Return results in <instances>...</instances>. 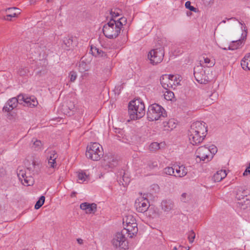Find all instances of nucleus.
<instances>
[{
  "label": "nucleus",
  "instance_id": "obj_9",
  "mask_svg": "<svg viewBox=\"0 0 250 250\" xmlns=\"http://www.w3.org/2000/svg\"><path fill=\"white\" fill-rule=\"evenodd\" d=\"M149 206L148 199L143 197H140L137 198L135 200L134 204L136 210L141 213H144L146 211Z\"/></svg>",
  "mask_w": 250,
  "mask_h": 250
},
{
  "label": "nucleus",
  "instance_id": "obj_1",
  "mask_svg": "<svg viewBox=\"0 0 250 250\" xmlns=\"http://www.w3.org/2000/svg\"><path fill=\"white\" fill-rule=\"evenodd\" d=\"M127 22L125 17H122L117 20L110 19L109 21L103 27V32L108 39L116 38L121 32L123 26Z\"/></svg>",
  "mask_w": 250,
  "mask_h": 250
},
{
  "label": "nucleus",
  "instance_id": "obj_41",
  "mask_svg": "<svg viewBox=\"0 0 250 250\" xmlns=\"http://www.w3.org/2000/svg\"><path fill=\"white\" fill-rule=\"evenodd\" d=\"M69 77L70 78V81L74 82L77 77V73L74 71H71L69 73Z\"/></svg>",
  "mask_w": 250,
  "mask_h": 250
},
{
  "label": "nucleus",
  "instance_id": "obj_37",
  "mask_svg": "<svg viewBox=\"0 0 250 250\" xmlns=\"http://www.w3.org/2000/svg\"><path fill=\"white\" fill-rule=\"evenodd\" d=\"M118 11H120V10L115 9L114 11L111 9L110 11V14L111 15L110 19H115L117 17H119L120 15V13Z\"/></svg>",
  "mask_w": 250,
  "mask_h": 250
},
{
  "label": "nucleus",
  "instance_id": "obj_31",
  "mask_svg": "<svg viewBox=\"0 0 250 250\" xmlns=\"http://www.w3.org/2000/svg\"><path fill=\"white\" fill-rule=\"evenodd\" d=\"M166 90L167 91L164 93V98L167 101H171L174 97V93L168 89Z\"/></svg>",
  "mask_w": 250,
  "mask_h": 250
},
{
  "label": "nucleus",
  "instance_id": "obj_48",
  "mask_svg": "<svg viewBox=\"0 0 250 250\" xmlns=\"http://www.w3.org/2000/svg\"><path fill=\"white\" fill-rule=\"evenodd\" d=\"M188 195L186 193H183L181 195V200L183 202H186L188 201V197L187 198Z\"/></svg>",
  "mask_w": 250,
  "mask_h": 250
},
{
  "label": "nucleus",
  "instance_id": "obj_33",
  "mask_svg": "<svg viewBox=\"0 0 250 250\" xmlns=\"http://www.w3.org/2000/svg\"><path fill=\"white\" fill-rule=\"evenodd\" d=\"M123 173L124 175L122 176V177L120 178V179H119V181L120 183H122L123 186L125 187L129 183L130 179L127 176H125L124 171L123 172Z\"/></svg>",
  "mask_w": 250,
  "mask_h": 250
},
{
  "label": "nucleus",
  "instance_id": "obj_12",
  "mask_svg": "<svg viewBox=\"0 0 250 250\" xmlns=\"http://www.w3.org/2000/svg\"><path fill=\"white\" fill-rule=\"evenodd\" d=\"M206 134H201L197 132L191 133L188 131V136L190 143L193 145H198L203 142L206 136Z\"/></svg>",
  "mask_w": 250,
  "mask_h": 250
},
{
  "label": "nucleus",
  "instance_id": "obj_61",
  "mask_svg": "<svg viewBox=\"0 0 250 250\" xmlns=\"http://www.w3.org/2000/svg\"><path fill=\"white\" fill-rule=\"evenodd\" d=\"M173 250H178V248L176 247H174L173 249Z\"/></svg>",
  "mask_w": 250,
  "mask_h": 250
},
{
  "label": "nucleus",
  "instance_id": "obj_21",
  "mask_svg": "<svg viewBox=\"0 0 250 250\" xmlns=\"http://www.w3.org/2000/svg\"><path fill=\"white\" fill-rule=\"evenodd\" d=\"M248 193L247 190L243 189V188H239L237 191L236 198L238 200H241L245 197H247Z\"/></svg>",
  "mask_w": 250,
  "mask_h": 250
},
{
  "label": "nucleus",
  "instance_id": "obj_13",
  "mask_svg": "<svg viewBox=\"0 0 250 250\" xmlns=\"http://www.w3.org/2000/svg\"><path fill=\"white\" fill-rule=\"evenodd\" d=\"M124 226V229L122 230V232L125 235H128L130 238H132L133 236L136 235L138 231L137 224L125 225Z\"/></svg>",
  "mask_w": 250,
  "mask_h": 250
},
{
  "label": "nucleus",
  "instance_id": "obj_36",
  "mask_svg": "<svg viewBox=\"0 0 250 250\" xmlns=\"http://www.w3.org/2000/svg\"><path fill=\"white\" fill-rule=\"evenodd\" d=\"M241 65L244 70H249L250 68V66H249V63L248 62V61L244 59L241 61Z\"/></svg>",
  "mask_w": 250,
  "mask_h": 250
},
{
  "label": "nucleus",
  "instance_id": "obj_62",
  "mask_svg": "<svg viewBox=\"0 0 250 250\" xmlns=\"http://www.w3.org/2000/svg\"><path fill=\"white\" fill-rule=\"evenodd\" d=\"M179 248H181L182 249H183V248H185V247H183V246H181V245H180V246H179Z\"/></svg>",
  "mask_w": 250,
  "mask_h": 250
},
{
  "label": "nucleus",
  "instance_id": "obj_47",
  "mask_svg": "<svg viewBox=\"0 0 250 250\" xmlns=\"http://www.w3.org/2000/svg\"><path fill=\"white\" fill-rule=\"evenodd\" d=\"M208 148L209 150V154H215L217 151V147L214 146H210Z\"/></svg>",
  "mask_w": 250,
  "mask_h": 250
},
{
  "label": "nucleus",
  "instance_id": "obj_7",
  "mask_svg": "<svg viewBox=\"0 0 250 250\" xmlns=\"http://www.w3.org/2000/svg\"><path fill=\"white\" fill-rule=\"evenodd\" d=\"M112 243L113 246L121 249H128V242L125 237V235L122 232H118L114 236Z\"/></svg>",
  "mask_w": 250,
  "mask_h": 250
},
{
  "label": "nucleus",
  "instance_id": "obj_25",
  "mask_svg": "<svg viewBox=\"0 0 250 250\" xmlns=\"http://www.w3.org/2000/svg\"><path fill=\"white\" fill-rule=\"evenodd\" d=\"M17 101V104H23L24 106H26L27 105V103H28L29 100L30 101V99L28 98V97H25L22 94H20L16 97Z\"/></svg>",
  "mask_w": 250,
  "mask_h": 250
},
{
  "label": "nucleus",
  "instance_id": "obj_55",
  "mask_svg": "<svg viewBox=\"0 0 250 250\" xmlns=\"http://www.w3.org/2000/svg\"><path fill=\"white\" fill-rule=\"evenodd\" d=\"M77 241L80 244H82L83 243V240L81 238L77 239Z\"/></svg>",
  "mask_w": 250,
  "mask_h": 250
},
{
  "label": "nucleus",
  "instance_id": "obj_35",
  "mask_svg": "<svg viewBox=\"0 0 250 250\" xmlns=\"http://www.w3.org/2000/svg\"><path fill=\"white\" fill-rule=\"evenodd\" d=\"M160 148V144L157 142H153L151 143L149 146V149L150 151H156Z\"/></svg>",
  "mask_w": 250,
  "mask_h": 250
},
{
  "label": "nucleus",
  "instance_id": "obj_40",
  "mask_svg": "<svg viewBox=\"0 0 250 250\" xmlns=\"http://www.w3.org/2000/svg\"><path fill=\"white\" fill-rule=\"evenodd\" d=\"M18 176L19 178V180L21 181V182H22L23 179L26 176L25 171L23 170H19V171L18 172Z\"/></svg>",
  "mask_w": 250,
  "mask_h": 250
},
{
  "label": "nucleus",
  "instance_id": "obj_42",
  "mask_svg": "<svg viewBox=\"0 0 250 250\" xmlns=\"http://www.w3.org/2000/svg\"><path fill=\"white\" fill-rule=\"evenodd\" d=\"M227 21H233V22H240L238 21V20L236 19V18H234V17H231L230 18H226L224 20H223L221 22H220L219 23V25H220L222 23H225L227 22Z\"/></svg>",
  "mask_w": 250,
  "mask_h": 250
},
{
  "label": "nucleus",
  "instance_id": "obj_53",
  "mask_svg": "<svg viewBox=\"0 0 250 250\" xmlns=\"http://www.w3.org/2000/svg\"><path fill=\"white\" fill-rule=\"evenodd\" d=\"M210 62V60L208 58H204V62L206 63H209Z\"/></svg>",
  "mask_w": 250,
  "mask_h": 250
},
{
  "label": "nucleus",
  "instance_id": "obj_4",
  "mask_svg": "<svg viewBox=\"0 0 250 250\" xmlns=\"http://www.w3.org/2000/svg\"><path fill=\"white\" fill-rule=\"evenodd\" d=\"M85 155L93 161L99 160L104 156L102 146L98 143H91L87 147Z\"/></svg>",
  "mask_w": 250,
  "mask_h": 250
},
{
  "label": "nucleus",
  "instance_id": "obj_34",
  "mask_svg": "<svg viewBox=\"0 0 250 250\" xmlns=\"http://www.w3.org/2000/svg\"><path fill=\"white\" fill-rule=\"evenodd\" d=\"M28 98H30V101L29 100V103H27L26 106H30L31 107H34L36 105H37L38 103V101L35 97H28Z\"/></svg>",
  "mask_w": 250,
  "mask_h": 250
},
{
  "label": "nucleus",
  "instance_id": "obj_39",
  "mask_svg": "<svg viewBox=\"0 0 250 250\" xmlns=\"http://www.w3.org/2000/svg\"><path fill=\"white\" fill-rule=\"evenodd\" d=\"M185 7L186 8L189 9L191 11L197 12V9L195 7L191 5V2L189 1H187L185 3Z\"/></svg>",
  "mask_w": 250,
  "mask_h": 250
},
{
  "label": "nucleus",
  "instance_id": "obj_23",
  "mask_svg": "<svg viewBox=\"0 0 250 250\" xmlns=\"http://www.w3.org/2000/svg\"><path fill=\"white\" fill-rule=\"evenodd\" d=\"M123 225L137 224L135 218L132 215H128L123 218Z\"/></svg>",
  "mask_w": 250,
  "mask_h": 250
},
{
  "label": "nucleus",
  "instance_id": "obj_51",
  "mask_svg": "<svg viewBox=\"0 0 250 250\" xmlns=\"http://www.w3.org/2000/svg\"><path fill=\"white\" fill-rule=\"evenodd\" d=\"M250 173V167H248L243 173L244 176H247L248 174Z\"/></svg>",
  "mask_w": 250,
  "mask_h": 250
},
{
  "label": "nucleus",
  "instance_id": "obj_46",
  "mask_svg": "<svg viewBox=\"0 0 250 250\" xmlns=\"http://www.w3.org/2000/svg\"><path fill=\"white\" fill-rule=\"evenodd\" d=\"M148 167L150 169H153L158 166V163L157 162H150L148 163Z\"/></svg>",
  "mask_w": 250,
  "mask_h": 250
},
{
  "label": "nucleus",
  "instance_id": "obj_17",
  "mask_svg": "<svg viewBox=\"0 0 250 250\" xmlns=\"http://www.w3.org/2000/svg\"><path fill=\"white\" fill-rule=\"evenodd\" d=\"M160 80L162 86L165 89H167L169 87L172 86V84L169 83L167 75H164L161 76Z\"/></svg>",
  "mask_w": 250,
  "mask_h": 250
},
{
  "label": "nucleus",
  "instance_id": "obj_60",
  "mask_svg": "<svg viewBox=\"0 0 250 250\" xmlns=\"http://www.w3.org/2000/svg\"><path fill=\"white\" fill-rule=\"evenodd\" d=\"M32 165H33V166L35 167V166L36 165V162L35 161H33V162H32Z\"/></svg>",
  "mask_w": 250,
  "mask_h": 250
},
{
  "label": "nucleus",
  "instance_id": "obj_11",
  "mask_svg": "<svg viewBox=\"0 0 250 250\" xmlns=\"http://www.w3.org/2000/svg\"><path fill=\"white\" fill-rule=\"evenodd\" d=\"M195 154L196 157L200 159V161L208 162L213 157V156H211L209 159V150L206 146L199 147L196 150Z\"/></svg>",
  "mask_w": 250,
  "mask_h": 250
},
{
  "label": "nucleus",
  "instance_id": "obj_43",
  "mask_svg": "<svg viewBox=\"0 0 250 250\" xmlns=\"http://www.w3.org/2000/svg\"><path fill=\"white\" fill-rule=\"evenodd\" d=\"M174 169L175 168L172 167H167L164 169V172L167 174L172 175L174 173Z\"/></svg>",
  "mask_w": 250,
  "mask_h": 250
},
{
  "label": "nucleus",
  "instance_id": "obj_49",
  "mask_svg": "<svg viewBox=\"0 0 250 250\" xmlns=\"http://www.w3.org/2000/svg\"><path fill=\"white\" fill-rule=\"evenodd\" d=\"M172 123H173V121H171V120H169L168 121V122H164L163 123V124H164V127H167L168 128H170V125Z\"/></svg>",
  "mask_w": 250,
  "mask_h": 250
},
{
  "label": "nucleus",
  "instance_id": "obj_8",
  "mask_svg": "<svg viewBox=\"0 0 250 250\" xmlns=\"http://www.w3.org/2000/svg\"><path fill=\"white\" fill-rule=\"evenodd\" d=\"M118 165L117 157L112 155H105L102 163L103 167L108 171L111 170Z\"/></svg>",
  "mask_w": 250,
  "mask_h": 250
},
{
  "label": "nucleus",
  "instance_id": "obj_20",
  "mask_svg": "<svg viewBox=\"0 0 250 250\" xmlns=\"http://www.w3.org/2000/svg\"><path fill=\"white\" fill-rule=\"evenodd\" d=\"M90 52L91 54L95 57H104L106 55L104 52L92 45L91 46Z\"/></svg>",
  "mask_w": 250,
  "mask_h": 250
},
{
  "label": "nucleus",
  "instance_id": "obj_30",
  "mask_svg": "<svg viewBox=\"0 0 250 250\" xmlns=\"http://www.w3.org/2000/svg\"><path fill=\"white\" fill-rule=\"evenodd\" d=\"M22 184L26 186H29L33 185L34 179L32 176H26L23 179Z\"/></svg>",
  "mask_w": 250,
  "mask_h": 250
},
{
  "label": "nucleus",
  "instance_id": "obj_29",
  "mask_svg": "<svg viewBox=\"0 0 250 250\" xmlns=\"http://www.w3.org/2000/svg\"><path fill=\"white\" fill-rule=\"evenodd\" d=\"M33 143L32 147L35 150H39L42 146V143L40 140H37L35 138H33L31 141Z\"/></svg>",
  "mask_w": 250,
  "mask_h": 250
},
{
  "label": "nucleus",
  "instance_id": "obj_24",
  "mask_svg": "<svg viewBox=\"0 0 250 250\" xmlns=\"http://www.w3.org/2000/svg\"><path fill=\"white\" fill-rule=\"evenodd\" d=\"M244 40V37H243V38L242 39H239L236 41H232V43L229 45L228 49L229 50L237 49V48H238L239 47V46L240 45H241Z\"/></svg>",
  "mask_w": 250,
  "mask_h": 250
},
{
  "label": "nucleus",
  "instance_id": "obj_44",
  "mask_svg": "<svg viewBox=\"0 0 250 250\" xmlns=\"http://www.w3.org/2000/svg\"><path fill=\"white\" fill-rule=\"evenodd\" d=\"M28 72V70L26 68H20L18 71V73L20 76H25Z\"/></svg>",
  "mask_w": 250,
  "mask_h": 250
},
{
  "label": "nucleus",
  "instance_id": "obj_18",
  "mask_svg": "<svg viewBox=\"0 0 250 250\" xmlns=\"http://www.w3.org/2000/svg\"><path fill=\"white\" fill-rule=\"evenodd\" d=\"M175 171L177 175H174V176L183 177L187 175L188 173V169L184 166L181 165L178 167V168L175 169Z\"/></svg>",
  "mask_w": 250,
  "mask_h": 250
},
{
  "label": "nucleus",
  "instance_id": "obj_2",
  "mask_svg": "<svg viewBox=\"0 0 250 250\" xmlns=\"http://www.w3.org/2000/svg\"><path fill=\"white\" fill-rule=\"evenodd\" d=\"M128 112L131 120L142 118L146 113L144 102L140 99L130 101L128 105Z\"/></svg>",
  "mask_w": 250,
  "mask_h": 250
},
{
  "label": "nucleus",
  "instance_id": "obj_32",
  "mask_svg": "<svg viewBox=\"0 0 250 250\" xmlns=\"http://www.w3.org/2000/svg\"><path fill=\"white\" fill-rule=\"evenodd\" d=\"M45 201V197L43 195L41 196L39 199L36 202L35 205V208L38 209L40 208L44 204Z\"/></svg>",
  "mask_w": 250,
  "mask_h": 250
},
{
  "label": "nucleus",
  "instance_id": "obj_16",
  "mask_svg": "<svg viewBox=\"0 0 250 250\" xmlns=\"http://www.w3.org/2000/svg\"><path fill=\"white\" fill-rule=\"evenodd\" d=\"M227 175L226 171L225 170H219L214 174L212 179L214 182H218L225 178Z\"/></svg>",
  "mask_w": 250,
  "mask_h": 250
},
{
  "label": "nucleus",
  "instance_id": "obj_56",
  "mask_svg": "<svg viewBox=\"0 0 250 250\" xmlns=\"http://www.w3.org/2000/svg\"><path fill=\"white\" fill-rule=\"evenodd\" d=\"M116 131H115V132L117 133H119V134H121V132H122V130H120V129H116Z\"/></svg>",
  "mask_w": 250,
  "mask_h": 250
},
{
  "label": "nucleus",
  "instance_id": "obj_50",
  "mask_svg": "<svg viewBox=\"0 0 250 250\" xmlns=\"http://www.w3.org/2000/svg\"><path fill=\"white\" fill-rule=\"evenodd\" d=\"M205 5H208L214 2V0H203Z\"/></svg>",
  "mask_w": 250,
  "mask_h": 250
},
{
  "label": "nucleus",
  "instance_id": "obj_14",
  "mask_svg": "<svg viewBox=\"0 0 250 250\" xmlns=\"http://www.w3.org/2000/svg\"><path fill=\"white\" fill-rule=\"evenodd\" d=\"M80 208L85 210L86 213H95L97 211V205L95 203L84 202L80 205Z\"/></svg>",
  "mask_w": 250,
  "mask_h": 250
},
{
  "label": "nucleus",
  "instance_id": "obj_52",
  "mask_svg": "<svg viewBox=\"0 0 250 250\" xmlns=\"http://www.w3.org/2000/svg\"><path fill=\"white\" fill-rule=\"evenodd\" d=\"M244 59L250 62V53L246 54L244 57Z\"/></svg>",
  "mask_w": 250,
  "mask_h": 250
},
{
  "label": "nucleus",
  "instance_id": "obj_54",
  "mask_svg": "<svg viewBox=\"0 0 250 250\" xmlns=\"http://www.w3.org/2000/svg\"><path fill=\"white\" fill-rule=\"evenodd\" d=\"M168 76V80L169 81L170 80H171L172 81L173 80V78L175 77V76L173 75H167Z\"/></svg>",
  "mask_w": 250,
  "mask_h": 250
},
{
  "label": "nucleus",
  "instance_id": "obj_22",
  "mask_svg": "<svg viewBox=\"0 0 250 250\" xmlns=\"http://www.w3.org/2000/svg\"><path fill=\"white\" fill-rule=\"evenodd\" d=\"M63 42L65 45L66 49L67 50H70L73 47V37L70 36L64 37Z\"/></svg>",
  "mask_w": 250,
  "mask_h": 250
},
{
  "label": "nucleus",
  "instance_id": "obj_28",
  "mask_svg": "<svg viewBox=\"0 0 250 250\" xmlns=\"http://www.w3.org/2000/svg\"><path fill=\"white\" fill-rule=\"evenodd\" d=\"M57 158V153L55 151H53L50 152V156L48 160V163L50 165V167H54V164L56 163L55 160Z\"/></svg>",
  "mask_w": 250,
  "mask_h": 250
},
{
  "label": "nucleus",
  "instance_id": "obj_26",
  "mask_svg": "<svg viewBox=\"0 0 250 250\" xmlns=\"http://www.w3.org/2000/svg\"><path fill=\"white\" fill-rule=\"evenodd\" d=\"M162 209L165 211H168L173 207V204L169 201H163L162 203Z\"/></svg>",
  "mask_w": 250,
  "mask_h": 250
},
{
  "label": "nucleus",
  "instance_id": "obj_59",
  "mask_svg": "<svg viewBox=\"0 0 250 250\" xmlns=\"http://www.w3.org/2000/svg\"><path fill=\"white\" fill-rule=\"evenodd\" d=\"M191 14H191V13L190 12H189V11H188V12H187V16H190Z\"/></svg>",
  "mask_w": 250,
  "mask_h": 250
},
{
  "label": "nucleus",
  "instance_id": "obj_38",
  "mask_svg": "<svg viewBox=\"0 0 250 250\" xmlns=\"http://www.w3.org/2000/svg\"><path fill=\"white\" fill-rule=\"evenodd\" d=\"M195 238V233L193 230H191L188 232V239L189 243H192Z\"/></svg>",
  "mask_w": 250,
  "mask_h": 250
},
{
  "label": "nucleus",
  "instance_id": "obj_45",
  "mask_svg": "<svg viewBox=\"0 0 250 250\" xmlns=\"http://www.w3.org/2000/svg\"><path fill=\"white\" fill-rule=\"evenodd\" d=\"M123 84L117 85L115 86L114 91L116 93L120 94L121 91L123 89Z\"/></svg>",
  "mask_w": 250,
  "mask_h": 250
},
{
  "label": "nucleus",
  "instance_id": "obj_3",
  "mask_svg": "<svg viewBox=\"0 0 250 250\" xmlns=\"http://www.w3.org/2000/svg\"><path fill=\"white\" fill-rule=\"evenodd\" d=\"M147 117L149 121H156L167 116L165 109L157 104L150 105L146 113Z\"/></svg>",
  "mask_w": 250,
  "mask_h": 250
},
{
  "label": "nucleus",
  "instance_id": "obj_10",
  "mask_svg": "<svg viewBox=\"0 0 250 250\" xmlns=\"http://www.w3.org/2000/svg\"><path fill=\"white\" fill-rule=\"evenodd\" d=\"M188 131L192 133L197 132L198 133H201V134H207L208 130L205 123L204 122L196 121L191 124Z\"/></svg>",
  "mask_w": 250,
  "mask_h": 250
},
{
  "label": "nucleus",
  "instance_id": "obj_6",
  "mask_svg": "<svg viewBox=\"0 0 250 250\" xmlns=\"http://www.w3.org/2000/svg\"><path fill=\"white\" fill-rule=\"evenodd\" d=\"M164 54V49L162 47L153 49L149 52L148 59L151 64L156 65L163 61Z\"/></svg>",
  "mask_w": 250,
  "mask_h": 250
},
{
  "label": "nucleus",
  "instance_id": "obj_27",
  "mask_svg": "<svg viewBox=\"0 0 250 250\" xmlns=\"http://www.w3.org/2000/svg\"><path fill=\"white\" fill-rule=\"evenodd\" d=\"M18 10V9L16 7H12L7 8L6 11L9 14L6 15V18H5V19L7 21H11V18L12 17H15L17 16V14L16 13H13V10Z\"/></svg>",
  "mask_w": 250,
  "mask_h": 250
},
{
  "label": "nucleus",
  "instance_id": "obj_19",
  "mask_svg": "<svg viewBox=\"0 0 250 250\" xmlns=\"http://www.w3.org/2000/svg\"><path fill=\"white\" fill-rule=\"evenodd\" d=\"M78 180L80 181L79 183H83L89 180V175L82 170H79L77 172Z\"/></svg>",
  "mask_w": 250,
  "mask_h": 250
},
{
  "label": "nucleus",
  "instance_id": "obj_57",
  "mask_svg": "<svg viewBox=\"0 0 250 250\" xmlns=\"http://www.w3.org/2000/svg\"><path fill=\"white\" fill-rule=\"evenodd\" d=\"M76 194V192H74V191L72 192L71 194V197H74L75 196Z\"/></svg>",
  "mask_w": 250,
  "mask_h": 250
},
{
  "label": "nucleus",
  "instance_id": "obj_64",
  "mask_svg": "<svg viewBox=\"0 0 250 250\" xmlns=\"http://www.w3.org/2000/svg\"><path fill=\"white\" fill-rule=\"evenodd\" d=\"M214 94H215L214 93H212L211 95H209V97H211L213 96Z\"/></svg>",
  "mask_w": 250,
  "mask_h": 250
},
{
  "label": "nucleus",
  "instance_id": "obj_63",
  "mask_svg": "<svg viewBox=\"0 0 250 250\" xmlns=\"http://www.w3.org/2000/svg\"><path fill=\"white\" fill-rule=\"evenodd\" d=\"M229 22H230V24H234V23H236L237 22H233V21H229Z\"/></svg>",
  "mask_w": 250,
  "mask_h": 250
},
{
  "label": "nucleus",
  "instance_id": "obj_5",
  "mask_svg": "<svg viewBox=\"0 0 250 250\" xmlns=\"http://www.w3.org/2000/svg\"><path fill=\"white\" fill-rule=\"evenodd\" d=\"M206 72L201 63L194 68V76L199 83L206 84L210 81L208 74H206Z\"/></svg>",
  "mask_w": 250,
  "mask_h": 250
},
{
  "label": "nucleus",
  "instance_id": "obj_58",
  "mask_svg": "<svg viewBox=\"0 0 250 250\" xmlns=\"http://www.w3.org/2000/svg\"><path fill=\"white\" fill-rule=\"evenodd\" d=\"M214 64H215V62H211L210 65L209 66H210V67L213 66L214 65Z\"/></svg>",
  "mask_w": 250,
  "mask_h": 250
},
{
  "label": "nucleus",
  "instance_id": "obj_15",
  "mask_svg": "<svg viewBox=\"0 0 250 250\" xmlns=\"http://www.w3.org/2000/svg\"><path fill=\"white\" fill-rule=\"evenodd\" d=\"M17 100L16 97L9 99L3 107L2 110L4 112H10L17 106Z\"/></svg>",
  "mask_w": 250,
  "mask_h": 250
}]
</instances>
